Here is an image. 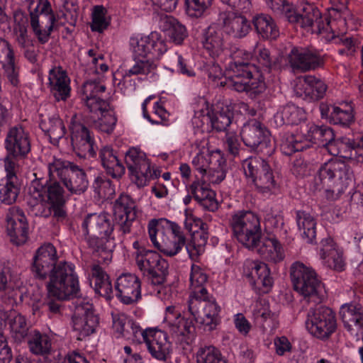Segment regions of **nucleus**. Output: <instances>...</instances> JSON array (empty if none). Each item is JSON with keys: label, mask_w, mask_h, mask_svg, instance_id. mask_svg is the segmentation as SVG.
Returning <instances> with one entry per match:
<instances>
[{"label": "nucleus", "mask_w": 363, "mask_h": 363, "mask_svg": "<svg viewBox=\"0 0 363 363\" xmlns=\"http://www.w3.org/2000/svg\"><path fill=\"white\" fill-rule=\"evenodd\" d=\"M45 181V184L40 179L32 182L26 196L28 211L33 216L48 218L50 210L48 205H65L68 197L64 187L57 178Z\"/></svg>", "instance_id": "nucleus-1"}, {"label": "nucleus", "mask_w": 363, "mask_h": 363, "mask_svg": "<svg viewBox=\"0 0 363 363\" xmlns=\"http://www.w3.org/2000/svg\"><path fill=\"white\" fill-rule=\"evenodd\" d=\"M130 45L135 56V64L125 71V76L130 77L138 74H148L154 71L156 65L150 59H145L148 56L152 58H160L167 50L164 39L157 32H152L150 35L138 38H130Z\"/></svg>", "instance_id": "nucleus-2"}, {"label": "nucleus", "mask_w": 363, "mask_h": 363, "mask_svg": "<svg viewBox=\"0 0 363 363\" xmlns=\"http://www.w3.org/2000/svg\"><path fill=\"white\" fill-rule=\"evenodd\" d=\"M318 178L327 196L337 199L352 184L354 174L351 167L341 160H330L318 170Z\"/></svg>", "instance_id": "nucleus-3"}, {"label": "nucleus", "mask_w": 363, "mask_h": 363, "mask_svg": "<svg viewBox=\"0 0 363 363\" xmlns=\"http://www.w3.org/2000/svg\"><path fill=\"white\" fill-rule=\"evenodd\" d=\"M290 274L294 289L303 301L314 306L323 302L326 291L314 269L296 262L291 265Z\"/></svg>", "instance_id": "nucleus-4"}, {"label": "nucleus", "mask_w": 363, "mask_h": 363, "mask_svg": "<svg viewBox=\"0 0 363 363\" xmlns=\"http://www.w3.org/2000/svg\"><path fill=\"white\" fill-rule=\"evenodd\" d=\"M48 168L49 177L57 178L71 194L80 195L87 190L89 180L86 173L74 162L53 157Z\"/></svg>", "instance_id": "nucleus-5"}, {"label": "nucleus", "mask_w": 363, "mask_h": 363, "mask_svg": "<svg viewBox=\"0 0 363 363\" xmlns=\"http://www.w3.org/2000/svg\"><path fill=\"white\" fill-rule=\"evenodd\" d=\"M49 277L47 289L50 297L66 300L79 291L78 277L72 264L60 262L52 268Z\"/></svg>", "instance_id": "nucleus-6"}, {"label": "nucleus", "mask_w": 363, "mask_h": 363, "mask_svg": "<svg viewBox=\"0 0 363 363\" xmlns=\"http://www.w3.org/2000/svg\"><path fill=\"white\" fill-rule=\"evenodd\" d=\"M230 224L238 242L247 248L254 250L262 238L258 216L250 211H240L232 216Z\"/></svg>", "instance_id": "nucleus-7"}, {"label": "nucleus", "mask_w": 363, "mask_h": 363, "mask_svg": "<svg viewBox=\"0 0 363 363\" xmlns=\"http://www.w3.org/2000/svg\"><path fill=\"white\" fill-rule=\"evenodd\" d=\"M4 148L6 151L4 167L18 168V162L26 159L31 150L29 133L21 125L9 128L4 140Z\"/></svg>", "instance_id": "nucleus-8"}, {"label": "nucleus", "mask_w": 363, "mask_h": 363, "mask_svg": "<svg viewBox=\"0 0 363 363\" xmlns=\"http://www.w3.org/2000/svg\"><path fill=\"white\" fill-rule=\"evenodd\" d=\"M245 177L262 192L272 191L277 182L269 163L260 157H250L242 161Z\"/></svg>", "instance_id": "nucleus-9"}, {"label": "nucleus", "mask_w": 363, "mask_h": 363, "mask_svg": "<svg viewBox=\"0 0 363 363\" xmlns=\"http://www.w3.org/2000/svg\"><path fill=\"white\" fill-rule=\"evenodd\" d=\"M308 331L313 336L325 339L329 337L336 329L335 313L328 307H311L305 322Z\"/></svg>", "instance_id": "nucleus-10"}, {"label": "nucleus", "mask_w": 363, "mask_h": 363, "mask_svg": "<svg viewBox=\"0 0 363 363\" xmlns=\"http://www.w3.org/2000/svg\"><path fill=\"white\" fill-rule=\"evenodd\" d=\"M188 307L194 320L208 330H214L219 324L220 307L208 294L207 297L189 299Z\"/></svg>", "instance_id": "nucleus-11"}, {"label": "nucleus", "mask_w": 363, "mask_h": 363, "mask_svg": "<svg viewBox=\"0 0 363 363\" xmlns=\"http://www.w3.org/2000/svg\"><path fill=\"white\" fill-rule=\"evenodd\" d=\"M244 144L264 155L270 156L274 145L270 139V133L260 122L252 121L245 123L240 131Z\"/></svg>", "instance_id": "nucleus-12"}, {"label": "nucleus", "mask_w": 363, "mask_h": 363, "mask_svg": "<svg viewBox=\"0 0 363 363\" xmlns=\"http://www.w3.org/2000/svg\"><path fill=\"white\" fill-rule=\"evenodd\" d=\"M69 129L71 142L76 154L82 158L96 156L94 138L89 129L82 122V116L74 114Z\"/></svg>", "instance_id": "nucleus-13"}, {"label": "nucleus", "mask_w": 363, "mask_h": 363, "mask_svg": "<svg viewBox=\"0 0 363 363\" xmlns=\"http://www.w3.org/2000/svg\"><path fill=\"white\" fill-rule=\"evenodd\" d=\"M124 160L132 182L140 188L146 186L152 177L150 162L146 154L133 147L125 152Z\"/></svg>", "instance_id": "nucleus-14"}, {"label": "nucleus", "mask_w": 363, "mask_h": 363, "mask_svg": "<svg viewBox=\"0 0 363 363\" xmlns=\"http://www.w3.org/2000/svg\"><path fill=\"white\" fill-rule=\"evenodd\" d=\"M73 329L78 333L77 340H82L94 333L99 324L93 304L86 298L77 299L72 317Z\"/></svg>", "instance_id": "nucleus-15"}, {"label": "nucleus", "mask_w": 363, "mask_h": 363, "mask_svg": "<svg viewBox=\"0 0 363 363\" xmlns=\"http://www.w3.org/2000/svg\"><path fill=\"white\" fill-rule=\"evenodd\" d=\"M289 21L304 28H310L313 33H320L329 26V22L324 23L319 9L307 2H301L296 9H294L292 15L289 16Z\"/></svg>", "instance_id": "nucleus-16"}, {"label": "nucleus", "mask_w": 363, "mask_h": 363, "mask_svg": "<svg viewBox=\"0 0 363 363\" xmlns=\"http://www.w3.org/2000/svg\"><path fill=\"white\" fill-rule=\"evenodd\" d=\"M135 203L128 194H121L113 204L114 223L122 235L129 234L135 221Z\"/></svg>", "instance_id": "nucleus-17"}, {"label": "nucleus", "mask_w": 363, "mask_h": 363, "mask_svg": "<svg viewBox=\"0 0 363 363\" xmlns=\"http://www.w3.org/2000/svg\"><path fill=\"white\" fill-rule=\"evenodd\" d=\"M287 60L294 72H306L323 65V60L316 51L298 47L290 50Z\"/></svg>", "instance_id": "nucleus-18"}, {"label": "nucleus", "mask_w": 363, "mask_h": 363, "mask_svg": "<svg viewBox=\"0 0 363 363\" xmlns=\"http://www.w3.org/2000/svg\"><path fill=\"white\" fill-rule=\"evenodd\" d=\"M116 296L124 304L137 303L141 298V284L134 274L125 273L120 275L115 283Z\"/></svg>", "instance_id": "nucleus-19"}, {"label": "nucleus", "mask_w": 363, "mask_h": 363, "mask_svg": "<svg viewBox=\"0 0 363 363\" xmlns=\"http://www.w3.org/2000/svg\"><path fill=\"white\" fill-rule=\"evenodd\" d=\"M6 220L11 241L16 245L24 244L28 239V224L23 211L19 207H11L6 213Z\"/></svg>", "instance_id": "nucleus-20"}, {"label": "nucleus", "mask_w": 363, "mask_h": 363, "mask_svg": "<svg viewBox=\"0 0 363 363\" xmlns=\"http://www.w3.org/2000/svg\"><path fill=\"white\" fill-rule=\"evenodd\" d=\"M57 250L50 243L40 247L33 257L32 271L34 276L40 279H45L56 266L57 260Z\"/></svg>", "instance_id": "nucleus-21"}, {"label": "nucleus", "mask_w": 363, "mask_h": 363, "mask_svg": "<svg viewBox=\"0 0 363 363\" xmlns=\"http://www.w3.org/2000/svg\"><path fill=\"white\" fill-rule=\"evenodd\" d=\"M164 324L172 335L182 337L181 340L189 339L195 330L192 320L182 317L180 312L176 311L174 306L167 307Z\"/></svg>", "instance_id": "nucleus-22"}, {"label": "nucleus", "mask_w": 363, "mask_h": 363, "mask_svg": "<svg viewBox=\"0 0 363 363\" xmlns=\"http://www.w3.org/2000/svg\"><path fill=\"white\" fill-rule=\"evenodd\" d=\"M327 84L320 78L313 75H306L294 86V92L305 100L318 101L325 95Z\"/></svg>", "instance_id": "nucleus-23"}, {"label": "nucleus", "mask_w": 363, "mask_h": 363, "mask_svg": "<svg viewBox=\"0 0 363 363\" xmlns=\"http://www.w3.org/2000/svg\"><path fill=\"white\" fill-rule=\"evenodd\" d=\"M152 224H148V234L150 241L155 247L169 257L177 255L186 246V241L181 237L167 236L162 232L157 233L152 228Z\"/></svg>", "instance_id": "nucleus-24"}, {"label": "nucleus", "mask_w": 363, "mask_h": 363, "mask_svg": "<svg viewBox=\"0 0 363 363\" xmlns=\"http://www.w3.org/2000/svg\"><path fill=\"white\" fill-rule=\"evenodd\" d=\"M106 91L105 85L96 81H87L82 88V98L90 112H97L108 108V103L101 99Z\"/></svg>", "instance_id": "nucleus-25"}, {"label": "nucleus", "mask_w": 363, "mask_h": 363, "mask_svg": "<svg viewBox=\"0 0 363 363\" xmlns=\"http://www.w3.org/2000/svg\"><path fill=\"white\" fill-rule=\"evenodd\" d=\"M201 43L203 48L213 59L221 57L227 49L223 33L215 25H211L203 30Z\"/></svg>", "instance_id": "nucleus-26"}, {"label": "nucleus", "mask_w": 363, "mask_h": 363, "mask_svg": "<svg viewBox=\"0 0 363 363\" xmlns=\"http://www.w3.org/2000/svg\"><path fill=\"white\" fill-rule=\"evenodd\" d=\"M48 86L56 101H66L70 96V80L61 67H54L49 71Z\"/></svg>", "instance_id": "nucleus-27"}, {"label": "nucleus", "mask_w": 363, "mask_h": 363, "mask_svg": "<svg viewBox=\"0 0 363 363\" xmlns=\"http://www.w3.org/2000/svg\"><path fill=\"white\" fill-rule=\"evenodd\" d=\"M82 227L86 236L110 238L113 225L106 214H89L84 220Z\"/></svg>", "instance_id": "nucleus-28"}, {"label": "nucleus", "mask_w": 363, "mask_h": 363, "mask_svg": "<svg viewBox=\"0 0 363 363\" xmlns=\"http://www.w3.org/2000/svg\"><path fill=\"white\" fill-rule=\"evenodd\" d=\"M145 342L151 356L157 360L166 362L170 358L171 343L167 334L161 330H150V335Z\"/></svg>", "instance_id": "nucleus-29"}, {"label": "nucleus", "mask_w": 363, "mask_h": 363, "mask_svg": "<svg viewBox=\"0 0 363 363\" xmlns=\"http://www.w3.org/2000/svg\"><path fill=\"white\" fill-rule=\"evenodd\" d=\"M219 21L225 32L235 38L245 37L251 30L250 21L242 15L221 13L219 15Z\"/></svg>", "instance_id": "nucleus-30"}, {"label": "nucleus", "mask_w": 363, "mask_h": 363, "mask_svg": "<svg viewBox=\"0 0 363 363\" xmlns=\"http://www.w3.org/2000/svg\"><path fill=\"white\" fill-rule=\"evenodd\" d=\"M345 328L352 334L360 333L363 337V308L359 304H345L340 310Z\"/></svg>", "instance_id": "nucleus-31"}, {"label": "nucleus", "mask_w": 363, "mask_h": 363, "mask_svg": "<svg viewBox=\"0 0 363 363\" xmlns=\"http://www.w3.org/2000/svg\"><path fill=\"white\" fill-rule=\"evenodd\" d=\"M253 250H255L262 259L273 264L278 263L284 258L282 246L274 235L259 239Z\"/></svg>", "instance_id": "nucleus-32"}, {"label": "nucleus", "mask_w": 363, "mask_h": 363, "mask_svg": "<svg viewBox=\"0 0 363 363\" xmlns=\"http://www.w3.org/2000/svg\"><path fill=\"white\" fill-rule=\"evenodd\" d=\"M29 14L33 33L41 44L46 43L57 21L55 14Z\"/></svg>", "instance_id": "nucleus-33"}, {"label": "nucleus", "mask_w": 363, "mask_h": 363, "mask_svg": "<svg viewBox=\"0 0 363 363\" xmlns=\"http://www.w3.org/2000/svg\"><path fill=\"white\" fill-rule=\"evenodd\" d=\"M320 257L327 267L336 271L344 269L342 253L337 249L335 243L330 237L320 242Z\"/></svg>", "instance_id": "nucleus-34"}, {"label": "nucleus", "mask_w": 363, "mask_h": 363, "mask_svg": "<svg viewBox=\"0 0 363 363\" xmlns=\"http://www.w3.org/2000/svg\"><path fill=\"white\" fill-rule=\"evenodd\" d=\"M99 157L106 173L119 179L125 174L124 165L119 161L116 151L111 146H104L99 150Z\"/></svg>", "instance_id": "nucleus-35"}, {"label": "nucleus", "mask_w": 363, "mask_h": 363, "mask_svg": "<svg viewBox=\"0 0 363 363\" xmlns=\"http://www.w3.org/2000/svg\"><path fill=\"white\" fill-rule=\"evenodd\" d=\"M190 192L194 199L204 208L213 211L218 208L216 200V193L209 185L203 180L194 181L189 186Z\"/></svg>", "instance_id": "nucleus-36"}, {"label": "nucleus", "mask_w": 363, "mask_h": 363, "mask_svg": "<svg viewBox=\"0 0 363 363\" xmlns=\"http://www.w3.org/2000/svg\"><path fill=\"white\" fill-rule=\"evenodd\" d=\"M6 175L0 184V201L6 205L16 202L20 192L16 170L18 168L4 167Z\"/></svg>", "instance_id": "nucleus-37"}, {"label": "nucleus", "mask_w": 363, "mask_h": 363, "mask_svg": "<svg viewBox=\"0 0 363 363\" xmlns=\"http://www.w3.org/2000/svg\"><path fill=\"white\" fill-rule=\"evenodd\" d=\"M86 240L92 256L96 258L99 262H106L112 259L114 247L113 239L103 236H88Z\"/></svg>", "instance_id": "nucleus-38"}, {"label": "nucleus", "mask_w": 363, "mask_h": 363, "mask_svg": "<svg viewBox=\"0 0 363 363\" xmlns=\"http://www.w3.org/2000/svg\"><path fill=\"white\" fill-rule=\"evenodd\" d=\"M257 77L253 74L252 70L250 74L240 75V81L235 83L238 86V92H246L250 98H256L263 94L267 88L262 77L256 73Z\"/></svg>", "instance_id": "nucleus-39"}, {"label": "nucleus", "mask_w": 363, "mask_h": 363, "mask_svg": "<svg viewBox=\"0 0 363 363\" xmlns=\"http://www.w3.org/2000/svg\"><path fill=\"white\" fill-rule=\"evenodd\" d=\"M208 275L201 267L193 264L189 275V289L191 298L207 297L208 291L206 288L208 284Z\"/></svg>", "instance_id": "nucleus-40"}, {"label": "nucleus", "mask_w": 363, "mask_h": 363, "mask_svg": "<svg viewBox=\"0 0 363 363\" xmlns=\"http://www.w3.org/2000/svg\"><path fill=\"white\" fill-rule=\"evenodd\" d=\"M27 342L29 350L33 354L47 356L52 352V339L47 333L31 330Z\"/></svg>", "instance_id": "nucleus-41"}, {"label": "nucleus", "mask_w": 363, "mask_h": 363, "mask_svg": "<svg viewBox=\"0 0 363 363\" xmlns=\"http://www.w3.org/2000/svg\"><path fill=\"white\" fill-rule=\"evenodd\" d=\"M252 23L257 33L263 39L275 40L279 30L273 18L266 14H258L252 18Z\"/></svg>", "instance_id": "nucleus-42"}, {"label": "nucleus", "mask_w": 363, "mask_h": 363, "mask_svg": "<svg viewBox=\"0 0 363 363\" xmlns=\"http://www.w3.org/2000/svg\"><path fill=\"white\" fill-rule=\"evenodd\" d=\"M40 128L49 137L50 143L53 145H57L66 133L65 124L57 115L42 119Z\"/></svg>", "instance_id": "nucleus-43"}, {"label": "nucleus", "mask_w": 363, "mask_h": 363, "mask_svg": "<svg viewBox=\"0 0 363 363\" xmlns=\"http://www.w3.org/2000/svg\"><path fill=\"white\" fill-rule=\"evenodd\" d=\"M9 325L11 337L16 342L21 343L28 338L30 327L24 315L15 311H10Z\"/></svg>", "instance_id": "nucleus-44"}, {"label": "nucleus", "mask_w": 363, "mask_h": 363, "mask_svg": "<svg viewBox=\"0 0 363 363\" xmlns=\"http://www.w3.org/2000/svg\"><path fill=\"white\" fill-rule=\"evenodd\" d=\"M91 277L94 279V291L107 299L113 297V288L109 276L99 264L91 267Z\"/></svg>", "instance_id": "nucleus-45"}, {"label": "nucleus", "mask_w": 363, "mask_h": 363, "mask_svg": "<svg viewBox=\"0 0 363 363\" xmlns=\"http://www.w3.org/2000/svg\"><path fill=\"white\" fill-rule=\"evenodd\" d=\"M296 220L302 238L308 243H313L316 237V221L313 216L304 211L296 212Z\"/></svg>", "instance_id": "nucleus-46"}, {"label": "nucleus", "mask_w": 363, "mask_h": 363, "mask_svg": "<svg viewBox=\"0 0 363 363\" xmlns=\"http://www.w3.org/2000/svg\"><path fill=\"white\" fill-rule=\"evenodd\" d=\"M230 55L233 60L231 69L233 73L250 75V71L255 69L254 65L250 63V60L253 57L251 52L236 48Z\"/></svg>", "instance_id": "nucleus-47"}, {"label": "nucleus", "mask_w": 363, "mask_h": 363, "mask_svg": "<svg viewBox=\"0 0 363 363\" xmlns=\"http://www.w3.org/2000/svg\"><path fill=\"white\" fill-rule=\"evenodd\" d=\"M211 166L204 174L212 184H219L225 178V160L222 153L213 155L210 159Z\"/></svg>", "instance_id": "nucleus-48"}, {"label": "nucleus", "mask_w": 363, "mask_h": 363, "mask_svg": "<svg viewBox=\"0 0 363 363\" xmlns=\"http://www.w3.org/2000/svg\"><path fill=\"white\" fill-rule=\"evenodd\" d=\"M28 29V18L23 15L16 16L13 28V35L15 42L21 49L27 48L32 43Z\"/></svg>", "instance_id": "nucleus-49"}, {"label": "nucleus", "mask_w": 363, "mask_h": 363, "mask_svg": "<svg viewBox=\"0 0 363 363\" xmlns=\"http://www.w3.org/2000/svg\"><path fill=\"white\" fill-rule=\"evenodd\" d=\"M233 112L228 106L207 113L211 127L217 132L227 131L232 122Z\"/></svg>", "instance_id": "nucleus-50"}, {"label": "nucleus", "mask_w": 363, "mask_h": 363, "mask_svg": "<svg viewBox=\"0 0 363 363\" xmlns=\"http://www.w3.org/2000/svg\"><path fill=\"white\" fill-rule=\"evenodd\" d=\"M330 118L334 124L348 126L354 121L353 107L348 103H342L340 106H333L331 107Z\"/></svg>", "instance_id": "nucleus-51"}, {"label": "nucleus", "mask_w": 363, "mask_h": 363, "mask_svg": "<svg viewBox=\"0 0 363 363\" xmlns=\"http://www.w3.org/2000/svg\"><path fill=\"white\" fill-rule=\"evenodd\" d=\"M207 230L206 225L191 232V240L188 244H186V248L190 257L198 256L203 252L208 238Z\"/></svg>", "instance_id": "nucleus-52"}, {"label": "nucleus", "mask_w": 363, "mask_h": 363, "mask_svg": "<svg viewBox=\"0 0 363 363\" xmlns=\"http://www.w3.org/2000/svg\"><path fill=\"white\" fill-rule=\"evenodd\" d=\"M168 268V262L161 257L160 260L147 271L143 277L152 285H162L166 282Z\"/></svg>", "instance_id": "nucleus-53"}, {"label": "nucleus", "mask_w": 363, "mask_h": 363, "mask_svg": "<svg viewBox=\"0 0 363 363\" xmlns=\"http://www.w3.org/2000/svg\"><path fill=\"white\" fill-rule=\"evenodd\" d=\"M161 23H163V29L169 31V36L171 40L177 45L182 44L187 36L184 26L182 25L174 18L168 16L162 18Z\"/></svg>", "instance_id": "nucleus-54"}, {"label": "nucleus", "mask_w": 363, "mask_h": 363, "mask_svg": "<svg viewBox=\"0 0 363 363\" xmlns=\"http://www.w3.org/2000/svg\"><path fill=\"white\" fill-rule=\"evenodd\" d=\"M334 135L332 128L327 126H318L313 124L308 130L309 140L314 144L322 147H325L334 139Z\"/></svg>", "instance_id": "nucleus-55"}, {"label": "nucleus", "mask_w": 363, "mask_h": 363, "mask_svg": "<svg viewBox=\"0 0 363 363\" xmlns=\"http://www.w3.org/2000/svg\"><path fill=\"white\" fill-rule=\"evenodd\" d=\"M286 125H298L306 119V112L302 108L294 104H287L277 115Z\"/></svg>", "instance_id": "nucleus-56"}, {"label": "nucleus", "mask_w": 363, "mask_h": 363, "mask_svg": "<svg viewBox=\"0 0 363 363\" xmlns=\"http://www.w3.org/2000/svg\"><path fill=\"white\" fill-rule=\"evenodd\" d=\"M152 223L154 225L152 228L157 233L162 232L167 236L181 237L184 241H186V238L180 226L177 223L167 219H152L148 224H152Z\"/></svg>", "instance_id": "nucleus-57"}, {"label": "nucleus", "mask_w": 363, "mask_h": 363, "mask_svg": "<svg viewBox=\"0 0 363 363\" xmlns=\"http://www.w3.org/2000/svg\"><path fill=\"white\" fill-rule=\"evenodd\" d=\"M160 257L161 255L155 251L146 249L139 250L135 255V262L143 276L157 260H160Z\"/></svg>", "instance_id": "nucleus-58"}, {"label": "nucleus", "mask_w": 363, "mask_h": 363, "mask_svg": "<svg viewBox=\"0 0 363 363\" xmlns=\"http://www.w3.org/2000/svg\"><path fill=\"white\" fill-rule=\"evenodd\" d=\"M254 57L264 71L270 72L277 67V57L272 56L269 50L264 46L257 45L254 50Z\"/></svg>", "instance_id": "nucleus-59"}, {"label": "nucleus", "mask_w": 363, "mask_h": 363, "mask_svg": "<svg viewBox=\"0 0 363 363\" xmlns=\"http://www.w3.org/2000/svg\"><path fill=\"white\" fill-rule=\"evenodd\" d=\"M310 145L308 143L298 140L294 135L286 134L282 137L280 144L281 152L287 156L291 155L296 152L303 151Z\"/></svg>", "instance_id": "nucleus-60"}, {"label": "nucleus", "mask_w": 363, "mask_h": 363, "mask_svg": "<svg viewBox=\"0 0 363 363\" xmlns=\"http://www.w3.org/2000/svg\"><path fill=\"white\" fill-rule=\"evenodd\" d=\"M197 363H228L220 352L213 346L201 347L196 354Z\"/></svg>", "instance_id": "nucleus-61"}, {"label": "nucleus", "mask_w": 363, "mask_h": 363, "mask_svg": "<svg viewBox=\"0 0 363 363\" xmlns=\"http://www.w3.org/2000/svg\"><path fill=\"white\" fill-rule=\"evenodd\" d=\"M98 111L101 112V116L96 122V127L102 132L106 133H112L117 122L115 113L111 109L109 105L108 108L104 110H98Z\"/></svg>", "instance_id": "nucleus-62"}, {"label": "nucleus", "mask_w": 363, "mask_h": 363, "mask_svg": "<svg viewBox=\"0 0 363 363\" xmlns=\"http://www.w3.org/2000/svg\"><path fill=\"white\" fill-rule=\"evenodd\" d=\"M4 75L13 86H18L20 83L19 68L15 64V55L11 58H6V62L2 63Z\"/></svg>", "instance_id": "nucleus-63"}, {"label": "nucleus", "mask_w": 363, "mask_h": 363, "mask_svg": "<svg viewBox=\"0 0 363 363\" xmlns=\"http://www.w3.org/2000/svg\"><path fill=\"white\" fill-rule=\"evenodd\" d=\"M106 13L107 11L103 6L94 7L91 25L92 31L102 32L108 27L109 22L106 18Z\"/></svg>", "instance_id": "nucleus-64"}]
</instances>
